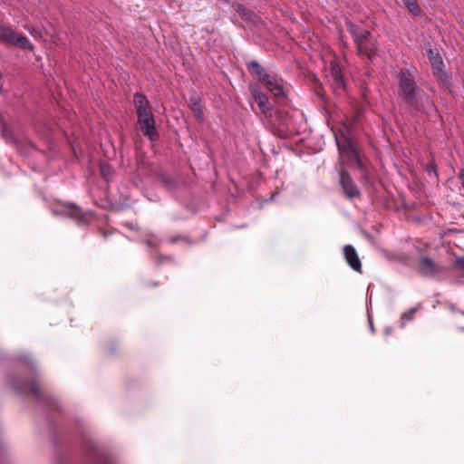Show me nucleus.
Instances as JSON below:
<instances>
[{
    "label": "nucleus",
    "instance_id": "17",
    "mask_svg": "<svg viewBox=\"0 0 464 464\" xmlns=\"http://www.w3.org/2000/svg\"><path fill=\"white\" fill-rule=\"evenodd\" d=\"M331 77L335 88L341 89L344 85L343 78L339 66L336 63H331Z\"/></svg>",
    "mask_w": 464,
    "mask_h": 464
},
{
    "label": "nucleus",
    "instance_id": "29",
    "mask_svg": "<svg viewBox=\"0 0 464 464\" xmlns=\"http://www.w3.org/2000/svg\"><path fill=\"white\" fill-rule=\"evenodd\" d=\"M101 464H114V463L111 459L106 458Z\"/></svg>",
    "mask_w": 464,
    "mask_h": 464
},
{
    "label": "nucleus",
    "instance_id": "7",
    "mask_svg": "<svg viewBox=\"0 0 464 464\" xmlns=\"http://www.w3.org/2000/svg\"><path fill=\"white\" fill-rule=\"evenodd\" d=\"M418 270L420 274L426 276H432L440 268L437 266V264L428 256H421L420 258V262L418 264Z\"/></svg>",
    "mask_w": 464,
    "mask_h": 464
},
{
    "label": "nucleus",
    "instance_id": "22",
    "mask_svg": "<svg viewBox=\"0 0 464 464\" xmlns=\"http://www.w3.org/2000/svg\"><path fill=\"white\" fill-rule=\"evenodd\" d=\"M403 4L407 6V8L413 14H420V6L416 0H401Z\"/></svg>",
    "mask_w": 464,
    "mask_h": 464
},
{
    "label": "nucleus",
    "instance_id": "9",
    "mask_svg": "<svg viewBox=\"0 0 464 464\" xmlns=\"http://www.w3.org/2000/svg\"><path fill=\"white\" fill-rule=\"evenodd\" d=\"M346 25L356 45H359L362 42L365 41V38L370 36L368 30L362 29L352 22H347Z\"/></svg>",
    "mask_w": 464,
    "mask_h": 464
},
{
    "label": "nucleus",
    "instance_id": "23",
    "mask_svg": "<svg viewBox=\"0 0 464 464\" xmlns=\"http://www.w3.org/2000/svg\"><path fill=\"white\" fill-rule=\"evenodd\" d=\"M101 172L104 179H109L110 174H111V169L107 164H105L103 162L101 163Z\"/></svg>",
    "mask_w": 464,
    "mask_h": 464
},
{
    "label": "nucleus",
    "instance_id": "3",
    "mask_svg": "<svg viewBox=\"0 0 464 464\" xmlns=\"http://www.w3.org/2000/svg\"><path fill=\"white\" fill-rule=\"evenodd\" d=\"M138 124L143 135L150 141H155L159 139V133L156 130V123L154 116L150 111L137 113Z\"/></svg>",
    "mask_w": 464,
    "mask_h": 464
},
{
    "label": "nucleus",
    "instance_id": "31",
    "mask_svg": "<svg viewBox=\"0 0 464 464\" xmlns=\"http://www.w3.org/2000/svg\"><path fill=\"white\" fill-rule=\"evenodd\" d=\"M25 359H26V360H29V361H31L29 357H26ZM30 364H31L32 366H34V362H30Z\"/></svg>",
    "mask_w": 464,
    "mask_h": 464
},
{
    "label": "nucleus",
    "instance_id": "14",
    "mask_svg": "<svg viewBox=\"0 0 464 464\" xmlns=\"http://www.w3.org/2000/svg\"><path fill=\"white\" fill-rule=\"evenodd\" d=\"M246 65L249 72L262 82L270 75L266 72L265 68L262 67L256 61H250L247 63Z\"/></svg>",
    "mask_w": 464,
    "mask_h": 464
},
{
    "label": "nucleus",
    "instance_id": "16",
    "mask_svg": "<svg viewBox=\"0 0 464 464\" xmlns=\"http://www.w3.org/2000/svg\"><path fill=\"white\" fill-rule=\"evenodd\" d=\"M133 102L137 111V113L150 111V103L145 95L137 92L133 96Z\"/></svg>",
    "mask_w": 464,
    "mask_h": 464
},
{
    "label": "nucleus",
    "instance_id": "27",
    "mask_svg": "<svg viewBox=\"0 0 464 464\" xmlns=\"http://www.w3.org/2000/svg\"><path fill=\"white\" fill-rule=\"evenodd\" d=\"M368 320H369V325H370L371 332L374 333L375 330H374V326H373L372 321V319L370 317L368 318Z\"/></svg>",
    "mask_w": 464,
    "mask_h": 464
},
{
    "label": "nucleus",
    "instance_id": "18",
    "mask_svg": "<svg viewBox=\"0 0 464 464\" xmlns=\"http://www.w3.org/2000/svg\"><path fill=\"white\" fill-rule=\"evenodd\" d=\"M189 107L192 110L195 117L198 121H203L204 112L201 106L200 98L198 96H191L189 100Z\"/></svg>",
    "mask_w": 464,
    "mask_h": 464
},
{
    "label": "nucleus",
    "instance_id": "15",
    "mask_svg": "<svg viewBox=\"0 0 464 464\" xmlns=\"http://www.w3.org/2000/svg\"><path fill=\"white\" fill-rule=\"evenodd\" d=\"M432 73L443 87L447 89H450L452 87L451 79L446 72V71L443 69V66H440L433 70Z\"/></svg>",
    "mask_w": 464,
    "mask_h": 464
},
{
    "label": "nucleus",
    "instance_id": "33",
    "mask_svg": "<svg viewBox=\"0 0 464 464\" xmlns=\"http://www.w3.org/2000/svg\"><path fill=\"white\" fill-rule=\"evenodd\" d=\"M53 213H54L55 215H58V214H60L61 212H58V211L54 210V211H53Z\"/></svg>",
    "mask_w": 464,
    "mask_h": 464
},
{
    "label": "nucleus",
    "instance_id": "13",
    "mask_svg": "<svg viewBox=\"0 0 464 464\" xmlns=\"http://www.w3.org/2000/svg\"><path fill=\"white\" fill-rule=\"evenodd\" d=\"M358 53L371 57L376 51V44L373 38L368 36L365 41L357 45Z\"/></svg>",
    "mask_w": 464,
    "mask_h": 464
},
{
    "label": "nucleus",
    "instance_id": "25",
    "mask_svg": "<svg viewBox=\"0 0 464 464\" xmlns=\"http://www.w3.org/2000/svg\"><path fill=\"white\" fill-rule=\"evenodd\" d=\"M454 266L464 270V256L456 258Z\"/></svg>",
    "mask_w": 464,
    "mask_h": 464
},
{
    "label": "nucleus",
    "instance_id": "1",
    "mask_svg": "<svg viewBox=\"0 0 464 464\" xmlns=\"http://www.w3.org/2000/svg\"><path fill=\"white\" fill-rule=\"evenodd\" d=\"M417 70L414 67L401 68L397 75L398 95L411 108L431 112L435 111V104L432 98L421 91L416 82Z\"/></svg>",
    "mask_w": 464,
    "mask_h": 464
},
{
    "label": "nucleus",
    "instance_id": "10",
    "mask_svg": "<svg viewBox=\"0 0 464 464\" xmlns=\"http://www.w3.org/2000/svg\"><path fill=\"white\" fill-rule=\"evenodd\" d=\"M263 83L276 97H283L285 95L284 87L276 77L269 75Z\"/></svg>",
    "mask_w": 464,
    "mask_h": 464
},
{
    "label": "nucleus",
    "instance_id": "21",
    "mask_svg": "<svg viewBox=\"0 0 464 464\" xmlns=\"http://www.w3.org/2000/svg\"><path fill=\"white\" fill-rule=\"evenodd\" d=\"M417 307L411 308L407 313H404L401 316V327H404L407 322L412 320L414 313L417 311Z\"/></svg>",
    "mask_w": 464,
    "mask_h": 464
},
{
    "label": "nucleus",
    "instance_id": "4",
    "mask_svg": "<svg viewBox=\"0 0 464 464\" xmlns=\"http://www.w3.org/2000/svg\"><path fill=\"white\" fill-rule=\"evenodd\" d=\"M340 183L344 195L348 198L352 199L360 196L359 188L353 181L351 176L343 169H341L340 171Z\"/></svg>",
    "mask_w": 464,
    "mask_h": 464
},
{
    "label": "nucleus",
    "instance_id": "12",
    "mask_svg": "<svg viewBox=\"0 0 464 464\" xmlns=\"http://www.w3.org/2000/svg\"><path fill=\"white\" fill-rule=\"evenodd\" d=\"M63 210L62 211L68 217L75 218L79 222H86V214L82 213L76 206L72 204H63Z\"/></svg>",
    "mask_w": 464,
    "mask_h": 464
},
{
    "label": "nucleus",
    "instance_id": "2",
    "mask_svg": "<svg viewBox=\"0 0 464 464\" xmlns=\"http://www.w3.org/2000/svg\"><path fill=\"white\" fill-rule=\"evenodd\" d=\"M0 43L18 46L24 50H33L34 46L24 35L18 34L10 26L0 25Z\"/></svg>",
    "mask_w": 464,
    "mask_h": 464
},
{
    "label": "nucleus",
    "instance_id": "26",
    "mask_svg": "<svg viewBox=\"0 0 464 464\" xmlns=\"http://www.w3.org/2000/svg\"><path fill=\"white\" fill-rule=\"evenodd\" d=\"M459 178L461 180L462 187L464 188V170L463 169L460 170Z\"/></svg>",
    "mask_w": 464,
    "mask_h": 464
},
{
    "label": "nucleus",
    "instance_id": "32",
    "mask_svg": "<svg viewBox=\"0 0 464 464\" xmlns=\"http://www.w3.org/2000/svg\"><path fill=\"white\" fill-rule=\"evenodd\" d=\"M176 240H177L176 238H171V239H170V242H171V243H174V242H176Z\"/></svg>",
    "mask_w": 464,
    "mask_h": 464
},
{
    "label": "nucleus",
    "instance_id": "30",
    "mask_svg": "<svg viewBox=\"0 0 464 464\" xmlns=\"http://www.w3.org/2000/svg\"><path fill=\"white\" fill-rule=\"evenodd\" d=\"M339 161H340V164L341 165H343L344 164V160L342 158V156L339 157Z\"/></svg>",
    "mask_w": 464,
    "mask_h": 464
},
{
    "label": "nucleus",
    "instance_id": "8",
    "mask_svg": "<svg viewBox=\"0 0 464 464\" xmlns=\"http://www.w3.org/2000/svg\"><path fill=\"white\" fill-rule=\"evenodd\" d=\"M343 254H344V257H345L348 265L354 271H361V268H362L361 260L358 256V254H357L355 248L352 245L344 246Z\"/></svg>",
    "mask_w": 464,
    "mask_h": 464
},
{
    "label": "nucleus",
    "instance_id": "5",
    "mask_svg": "<svg viewBox=\"0 0 464 464\" xmlns=\"http://www.w3.org/2000/svg\"><path fill=\"white\" fill-rule=\"evenodd\" d=\"M250 91L253 99L256 102L260 111L264 114L270 113L273 107L268 100V97L256 85H250Z\"/></svg>",
    "mask_w": 464,
    "mask_h": 464
},
{
    "label": "nucleus",
    "instance_id": "24",
    "mask_svg": "<svg viewBox=\"0 0 464 464\" xmlns=\"http://www.w3.org/2000/svg\"><path fill=\"white\" fill-rule=\"evenodd\" d=\"M146 242L149 246H155L159 244V239L156 237L151 236L146 240Z\"/></svg>",
    "mask_w": 464,
    "mask_h": 464
},
{
    "label": "nucleus",
    "instance_id": "6",
    "mask_svg": "<svg viewBox=\"0 0 464 464\" xmlns=\"http://www.w3.org/2000/svg\"><path fill=\"white\" fill-rule=\"evenodd\" d=\"M9 384L17 392L21 393H33L34 397L38 400L40 399V392L38 387L34 382H29L27 381H19L15 382L13 380H9Z\"/></svg>",
    "mask_w": 464,
    "mask_h": 464
},
{
    "label": "nucleus",
    "instance_id": "28",
    "mask_svg": "<svg viewBox=\"0 0 464 464\" xmlns=\"http://www.w3.org/2000/svg\"><path fill=\"white\" fill-rule=\"evenodd\" d=\"M392 327H386V328H385V334H386V335L391 334H392Z\"/></svg>",
    "mask_w": 464,
    "mask_h": 464
},
{
    "label": "nucleus",
    "instance_id": "34",
    "mask_svg": "<svg viewBox=\"0 0 464 464\" xmlns=\"http://www.w3.org/2000/svg\"><path fill=\"white\" fill-rule=\"evenodd\" d=\"M460 329H461L462 331H464V327H461Z\"/></svg>",
    "mask_w": 464,
    "mask_h": 464
},
{
    "label": "nucleus",
    "instance_id": "20",
    "mask_svg": "<svg viewBox=\"0 0 464 464\" xmlns=\"http://www.w3.org/2000/svg\"><path fill=\"white\" fill-rule=\"evenodd\" d=\"M235 10L246 20L256 22L257 19L256 14L254 12L248 10L244 5L237 4L235 5Z\"/></svg>",
    "mask_w": 464,
    "mask_h": 464
},
{
    "label": "nucleus",
    "instance_id": "11",
    "mask_svg": "<svg viewBox=\"0 0 464 464\" xmlns=\"http://www.w3.org/2000/svg\"><path fill=\"white\" fill-rule=\"evenodd\" d=\"M337 146L340 153H344L348 158L353 159L356 162V165L359 169L362 168V161L360 160L359 154L354 147V145L348 141L346 145L341 146L339 141L337 140Z\"/></svg>",
    "mask_w": 464,
    "mask_h": 464
},
{
    "label": "nucleus",
    "instance_id": "19",
    "mask_svg": "<svg viewBox=\"0 0 464 464\" xmlns=\"http://www.w3.org/2000/svg\"><path fill=\"white\" fill-rule=\"evenodd\" d=\"M427 55L431 64L432 71L440 66H443L442 58L437 49L430 48L427 52Z\"/></svg>",
    "mask_w": 464,
    "mask_h": 464
}]
</instances>
